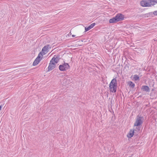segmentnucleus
Returning <instances> with one entry per match:
<instances>
[{
    "label": "nucleus",
    "instance_id": "6",
    "mask_svg": "<svg viewBox=\"0 0 157 157\" xmlns=\"http://www.w3.org/2000/svg\"><path fill=\"white\" fill-rule=\"evenodd\" d=\"M115 17L117 22L123 20L124 17V16L121 13H117Z\"/></svg>",
    "mask_w": 157,
    "mask_h": 157
},
{
    "label": "nucleus",
    "instance_id": "17",
    "mask_svg": "<svg viewBox=\"0 0 157 157\" xmlns=\"http://www.w3.org/2000/svg\"><path fill=\"white\" fill-rule=\"evenodd\" d=\"M153 13L155 15H157V10L154 11L153 12Z\"/></svg>",
    "mask_w": 157,
    "mask_h": 157
},
{
    "label": "nucleus",
    "instance_id": "12",
    "mask_svg": "<svg viewBox=\"0 0 157 157\" xmlns=\"http://www.w3.org/2000/svg\"><path fill=\"white\" fill-rule=\"evenodd\" d=\"M141 89L143 91H145L147 92L150 91V89L149 87L147 86H143L141 87Z\"/></svg>",
    "mask_w": 157,
    "mask_h": 157
},
{
    "label": "nucleus",
    "instance_id": "11",
    "mask_svg": "<svg viewBox=\"0 0 157 157\" xmlns=\"http://www.w3.org/2000/svg\"><path fill=\"white\" fill-rule=\"evenodd\" d=\"M70 78L69 77H67L64 78L62 81V82L63 84H68L70 83Z\"/></svg>",
    "mask_w": 157,
    "mask_h": 157
},
{
    "label": "nucleus",
    "instance_id": "13",
    "mask_svg": "<svg viewBox=\"0 0 157 157\" xmlns=\"http://www.w3.org/2000/svg\"><path fill=\"white\" fill-rule=\"evenodd\" d=\"M59 60V57L57 56L56 57H54L52 58L51 60L56 64L58 62Z\"/></svg>",
    "mask_w": 157,
    "mask_h": 157
},
{
    "label": "nucleus",
    "instance_id": "1",
    "mask_svg": "<svg viewBox=\"0 0 157 157\" xmlns=\"http://www.w3.org/2000/svg\"><path fill=\"white\" fill-rule=\"evenodd\" d=\"M157 0L142 1L140 2L141 5L143 7H150L156 4Z\"/></svg>",
    "mask_w": 157,
    "mask_h": 157
},
{
    "label": "nucleus",
    "instance_id": "10",
    "mask_svg": "<svg viewBox=\"0 0 157 157\" xmlns=\"http://www.w3.org/2000/svg\"><path fill=\"white\" fill-rule=\"evenodd\" d=\"M134 132L133 129H131L129 133L127 135V136L128 138H131L133 136Z\"/></svg>",
    "mask_w": 157,
    "mask_h": 157
},
{
    "label": "nucleus",
    "instance_id": "7",
    "mask_svg": "<svg viewBox=\"0 0 157 157\" xmlns=\"http://www.w3.org/2000/svg\"><path fill=\"white\" fill-rule=\"evenodd\" d=\"M49 45H47L45 46L42 48V51L40 52H41V54H40L41 56H43V55H45L47 54L48 52V48Z\"/></svg>",
    "mask_w": 157,
    "mask_h": 157
},
{
    "label": "nucleus",
    "instance_id": "8",
    "mask_svg": "<svg viewBox=\"0 0 157 157\" xmlns=\"http://www.w3.org/2000/svg\"><path fill=\"white\" fill-rule=\"evenodd\" d=\"M56 63L51 60L48 67V71H50L56 67Z\"/></svg>",
    "mask_w": 157,
    "mask_h": 157
},
{
    "label": "nucleus",
    "instance_id": "3",
    "mask_svg": "<svg viewBox=\"0 0 157 157\" xmlns=\"http://www.w3.org/2000/svg\"><path fill=\"white\" fill-rule=\"evenodd\" d=\"M69 68L70 66L68 64L65 63L62 65H60L59 67V70L62 71H66Z\"/></svg>",
    "mask_w": 157,
    "mask_h": 157
},
{
    "label": "nucleus",
    "instance_id": "15",
    "mask_svg": "<svg viewBox=\"0 0 157 157\" xmlns=\"http://www.w3.org/2000/svg\"><path fill=\"white\" fill-rule=\"evenodd\" d=\"M128 84L129 86L132 88H134L135 86V84L131 81L128 82Z\"/></svg>",
    "mask_w": 157,
    "mask_h": 157
},
{
    "label": "nucleus",
    "instance_id": "5",
    "mask_svg": "<svg viewBox=\"0 0 157 157\" xmlns=\"http://www.w3.org/2000/svg\"><path fill=\"white\" fill-rule=\"evenodd\" d=\"M40 54H41V52H40L38 54V56L33 63V66L37 65L41 60L43 56H41Z\"/></svg>",
    "mask_w": 157,
    "mask_h": 157
},
{
    "label": "nucleus",
    "instance_id": "18",
    "mask_svg": "<svg viewBox=\"0 0 157 157\" xmlns=\"http://www.w3.org/2000/svg\"><path fill=\"white\" fill-rule=\"evenodd\" d=\"M2 109V107L0 105V110L1 109Z\"/></svg>",
    "mask_w": 157,
    "mask_h": 157
},
{
    "label": "nucleus",
    "instance_id": "2",
    "mask_svg": "<svg viewBox=\"0 0 157 157\" xmlns=\"http://www.w3.org/2000/svg\"><path fill=\"white\" fill-rule=\"evenodd\" d=\"M117 81L115 78H113L109 84V90L111 92L115 93L117 89Z\"/></svg>",
    "mask_w": 157,
    "mask_h": 157
},
{
    "label": "nucleus",
    "instance_id": "16",
    "mask_svg": "<svg viewBox=\"0 0 157 157\" xmlns=\"http://www.w3.org/2000/svg\"><path fill=\"white\" fill-rule=\"evenodd\" d=\"M133 79L135 81H137L139 80V77L138 75H133Z\"/></svg>",
    "mask_w": 157,
    "mask_h": 157
},
{
    "label": "nucleus",
    "instance_id": "4",
    "mask_svg": "<svg viewBox=\"0 0 157 157\" xmlns=\"http://www.w3.org/2000/svg\"><path fill=\"white\" fill-rule=\"evenodd\" d=\"M143 117L138 116L134 123V126H138L141 125L143 122Z\"/></svg>",
    "mask_w": 157,
    "mask_h": 157
},
{
    "label": "nucleus",
    "instance_id": "9",
    "mask_svg": "<svg viewBox=\"0 0 157 157\" xmlns=\"http://www.w3.org/2000/svg\"><path fill=\"white\" fill-rule=\"evenodd\" d=\"M96 24L95 23H93L91 25H90L88 27H85V31L86 32H87L90 29H91L93 28L94 26Z\"/></svg>",
    "mask_w": 157,
    "mask_h": 157
},
{
    "label": "nucleus",
    "instance_id": "14",
    "mask_svg": "<svg viewBox=\"0 0 157 157\" xmlns=\"http://www.w3.org/2000/svg\"><path fill=\"white\" fill-rule=\"evenodd\" d=\"M117 22V21L116 19V18H115V17L112 19H110L109 20V22L110 23H114Z\"/></svg>",
    "mask_w": 157,
    "mask_h": 157
},
{
    "label": "nucleus",
    "instance_id": "19",
    "mask_svg": "<svg viewBox=\"0 0 157 157\" xmlns=\"http://www.w3.org/2000/svg\"><path fill=\"white\" fill-rule=\"evenodd\" d=\"M72 37H75V36L74 35H72Z\"/></svg>",
    "mask_w": 157,
    "mask_h": 157
}]
</instances>
